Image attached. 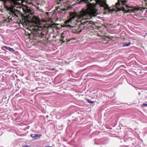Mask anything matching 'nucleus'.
Segmentation results:
<instances>
[{"mask_svg":"<svg viewBox=\"0 0 147 147\" xmlns=\"http://www.w3.org/2000/svg\"><path fill=\"white\" fill-rule=\"evenodd\" d=\"M93 0H81L82 1L87 3V9L83 10L81 13V17L82 19H87L90 18L91 16H96L97 13V11L96 8L97 3L101 4L102 6L105 9H107L109 8L108 5L106 3V0H103V1L99 0L96 1L95 3H90V2Z\"/></svg>","mask_w":147,"mask_h":147,"instance_id":"obj_1","label":"nucleus"},{"mask_svg":"<svg viewBox=\"0 0 147 147\" xmlns=\"http://www.w3.org/2000/svg\"><path fill=\"white\" fill-rule=\"evenodd\" d=\"M127 0H118V2L117 3V5L118 6L119 11L122 10L126 13H136L137 11L140 9V7H134L128 6L126 3L127 2Z\"/></svg>","mask_w":147,"mask_h":147,"instance_id":"obj_2","label":"nucleus"},{"mask_svg":"<svg viewBox=\"0 0 147 147\" xmlns=\"http://www.w3.org/2000/svg\"><path fill=\"white\" fill-rule=\"evenodd\" d=\"M41 23L40 19L37 16H34L33 17L32 22L30 24L32 29L36 31H40L43 29V27L41 26Z\"/></svg>","mask_w":147,"mask_h":147,"instance_id":"obj_3","label":"nucleus"},{"mask_svg":"<svg viewBox=\"0 0 147 147\" xmlns=\"http://www.w3.org/2000/svg\"><path fill=\"white\" fill-rule=\"evenodd\" d=\"M41 134H32L30 135V136L32 137L34 140H36L38 138H40L41 136Z\"/></svg>","mask_w":147,"mask_h":147,"instance_id":"obj_4","label":"nucleus"},{"mask_svg":"<svg viewBox=\"0 0 147 147\" xmlns=\"http://www.w3.org/2000/svg\"><path fill=\"white\" fill-rule=\"evenodd\" d=\"M75 16H71L70 18V19H69V20H68L66 21L65 22V23L66 24H68V23H69L70 22H71L72 21V20L74 19L75 18Z\"/></svg>","mask_w":147,"mask_h":147,"instance_id":"obj_5","label":"nucleus"},{"mask_svg":"<svg viewBox=\"0 0 147 147\" xmlns=\"http://www.w3.org/2000/svg\"><path fill=\"white\" fill-rule=\"evenodd\" d=\"M4 47L6 49H7L9 51L13 52L14 51V50L13 48H10L9 47H7L5 46H4Z\"/></svg>","mask_w":147,"mask_h":147,"instance_id":"obj_6","label":"nucleus"},{"mask_svg":"<svg viewBox=\"0 0 147 147\" xmlns=\"http://www.w3.org/2000/svg\"><path fill=\"white\" fill-rule=\"evenodd\" d=\"M130 44H131V42H128L127 43H124L123 45L122 46V47H126V46L128 47L129 45Z\"/></svg>","mask_w":147,"mask_h":147,"instance_id":"obj_7","label":"nucleus"},{"mask_svg":"<svg viewBox=\"0 0 147 147\" xmlns=\"http://www.w3.org/2000/svg\"><path fill=\"white\" fill-rule=\"evenodd\" d=\"M87 100L88 103H90L91 104H92L94 102V101H91L89 99H87Z\"/></svg>","mask_w":147,"mask_h":147,"instance_id":"obj_8","label":"nucleus"},{"mask_svg":"<svg viewBox=\"0 0 147 147\" xmlns=\"http://www.w3.org/2000/svg\"><path fill=\"white\" fill-rule=\"evenodd\" d=\"M64 33L63 32L62 34H61V37L63 38H64Z\"/></svg>","mask_w":147,"mask_h":147,"instance_id":"obj_9","label":"nucleus"},{"mask_svg":"<svg viewBox=\"0 0 147 147\" xmlns=\"http://www.w3.org/2000/svg\"><path fill=\"white\" fill-rule=\"evenodd\" d=\"M142 106L143 107H147V104L144 103L142 105Z\"/></svg>","mask_w":147,"mask_h":147,"instance_id":"obj_10","label":"nucleus"},{"mask_svg":"<svg viewBox=\"0 0 147 147\" xmlns=\"http://www.w3.org/2000/svg\"><path fill=\"white\" fill-rule=\"evenodd\" d=\"M75 40V39L74 38H71L69 40V42L71 40Z\"/></svg>","mask_w":147,"mask_h":147,"instance_id":"obj_11","label":"nucleus"},{"mask_svg":"<svg viewBox=\"0 0 147 147\" xmlns=\"http://www.w3.org/2000/svg\"><path fill=\"white\" fill-rule=\"evenodd\" d=\"M41 35L42 36H44L45 35V34L43 33V32H41Z\"/></svg>","mask_w":147,"mask_h":147,"instance_id":"obj_12","label":"nucleus"},{"mask_svg":"<svg viewBox=\"0 0 147 147\" xmlns=\"http://www.w3.org/2000/svg\"><path fill=\"white\" fill-rule=\"evenodd\" d=\"M23 147H29L28 145H25L24 146H23Z\"/></svg>","mask_w":147,"mask_h":147,"instance_id":"obj_13","label":"nucleus"},{"mask_svg":"<svg viewBox=\"0 0 147 147\" xmlns=\"http://www.w3.org/2000/svg\"><path fill=\"white\" fill-rule=\"evenodd\" d=\"M55 68H54L50 69V70H52V71L55 70Z\"/></svg>","mask_w":147,"mask_h":147,"instance_id":"obj_14","label":"nucleus"},{"mask_svg":"<svg viewBox=\"0 0 147 147\" xmlns=\"http://www.w3.org/2000/svg\"><path fill=\"white\" fill-rule=\"evenodd\" d=\"M62 10H63L64 11H65L66 10V9L65 8H64L62 9Z\"/></svg>","mask_w":147,"mask_h":147,"instance_id":"obj_15","label":"nucleus"},{"mask_svg":"<svg viewBox=\"0 0 147 147\" xmlns=\"http://www.w3.org/2000/svg\"><path fill=\"white\" fill-rule=\"evenodd\" d=\"M107 38H110V37L109 36H107Z\"/></svg>","mask_w":147,"mask_h":147,"instance_id":"obj_16","label":"nucleus"},{"mask_svg":"<svg viewBox=\"0 0 147 147\" xmlns=\"http://www.w3.org/2000/svg\"><path fill=\"white\" fill-rule=\"evenodd\" d=\"M144 1L146 2H147V0H144Z\"/></svg>","mask_w":147,"mask_h":147,"instance_id":"obj_17","label":"nucleus"},{"mask_svg":"<svg viewBox=\"0 0 147 147\" xmlns=\"http://www.w3.org/2000/svg\"><path fill=\"white\" fill-rule=\"evenodd\" d=\"M88 23V22H87V21H86V22H84V23H85V24H86V23Z\"/></svg>","mask_w":147,"mask_h":147,"instance_id":"obj_18","label":"nucleus"},{"mask_svg":"<svg viewBox=\"0 0 147 147\" xmlns=\"http://www.w3.org/2000/svg\"><path fill=\"white\" fill-rule=\"evenodd\" d=\"M45 147H53L52 146H46Z\"/></svg>","mask_w":147,"mask_h":147,"instance_id":"obj_19","label":"nucleus"}]
</instances>
